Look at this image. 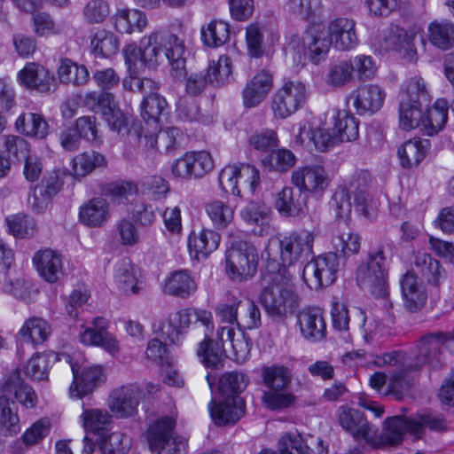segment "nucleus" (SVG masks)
I'll use <instances>...</instances> for the list:
<instances>
[{"instance_id":"obj_1","label":"nucleus","mask_w":454,"mask_h":454,"mask_svg":"<svg viewBox=\"0 0 454 454\" xmlns=\"http://www.w3.org/2000/svg\"><path fill=\"white\" fill-rule=\"evenodd\" d=\"M122 53L130 73H136L138 62L154 67L167 59L175 79L185 74L184 39L172 32L153 31L141 39L139 48L136 44H129Z\"/></svg>"},{"instance_id":"obj_2","label":"nucleus","mask_w":454,"mask_h":454,"mask_svg":"<svg viewBox=\"0 0 454 454\" xmlns=\"http://www.w3.org/2000/svg\"><path fill=\"white\" fill-rule=\"evenodd\" d=\"M266 286L260 295V301L266 313L273 318H283L288 311L294 310L299 302L287 269L279 267L276 272H269Z\"/></svg>"},{"instance_id":"obj_3","label":"nucleus","mask_w":454,"mask_h":454,"mask_svg":"<svg viewBox=\"0 0 454 454\" xmlns=\"http://www.w3.org/2000/svg\"><path fill=\"white\" fill-rule=\"evenodd\" d=\"M429 95L421 78H411L406 84L405 95L399 106V124L404 130L423 123V112L427 109Z\"/></svg>"},{"instance_id":"obj_4","label":"nucleus","mask_w":454,"mask_h":454,"mask_svg":"<svg viewBox=\"0 0 454 454\" xmlns=\"http://www.w3.org/2000/svg\"><path fill=\"white\" fill-rule=\"evenodd\" d=\"M387 259L385 255L384 246H379L369 252V262L365 267L357 271V281L371 289L377 297L387 294Z\"/></svg>"},{"instance_id":"obj_5","label":"nucleus","mask_w":454,"mask_h":454,"mask_svg":"<svg viewBox=\"0 0 454 454\" xmlns=\"http://www.w3.org/2000/svg\"><path fill=\"white\" fill-rule=\"evenodd\" d=\"M257 264V251L252 244L233 242L226 251V271L234 281L241 282L252 278L256 272Z\"/></svg>"},{"instance_id":"obj_6","label":"nucleus","mask_w":454,"mask_h":454,"mask_svg":"<svg viewBox=\"0 0 454 454\" xmlns=\"http://www.w3.org/2000/svg\"><path fill=\"white\" fill-rule=\"evenodd\" d=\"M176 421L170 417H163L147 430L150 448L157 454H183L186 450V440L175 431Z\"/></svg>"},{"instance_id":"obj_7","label":"nucleus","mask_w":454,"mask_h":454,"mask_svg":"<svg viewBox=\"0 0 454 454\" xmlns=\"http://www.w3.org/2000/svg\"><path fill=\"white\" fill-rule=\"evenodd\" d=\"M340 259L336 253H327L309 262L303 268L302 278L311 289L332 285L337 278Z\"/></svg>"},{"instance_id":"obj_8","label":"nucleus","mask_w":454,"mask_h":454,"mask_svg":"<svg viewBox=\"0 0 454 454\" xmlns=\"http://www.w3.org/2000/svg\"><path fill=\"white\" fill-rule=\"evenodd\" d=\"M306 86L299 81H287L275 92L271 109L278 119H286L301 108L306 100Z\"/></svg>"},{"instance_id":"obj_9","label":"nucleus","mask_w":454,"mask_h":454,"mask_svg":"<svg viewBox=\"0 0 454 454\" xmlns=\"http://www.w3.org/2000/svg\"><path fill=\"white\" fill-rule=\"evenodd\" d=\"M338 421L342 429L350 434L356 441L377 444L378 428L368 422L360 410L348 405L339 407Z\"/></svg>"},{"instance_id":"obj_10","label":"nucleus","mask_w":454,"mask_h":454,"mask_svg":"<svg viewBox=\"0 0 454 454\" xmlns=\"http://www.w3.org/2000/svg\"><path fill=\"white\" fill-rule=\"evenodd\" d=\"M144 391L137 384H127L114 388L108 398V407L119 419H126L137 413Z\"/></svg>"},{"instance_id":"obj_11","label":"nucleus","mask_w":454,"mask_h":454,"mask_svg":"<svg viewBox=\"0 0 454 454\" xmlns=\"http://www.w3.org/2000/svg\"><path fill=\"white\" fill-rule=\"evenodd\" d=\"M314 235L307 231L291 233L278 242L283 266L293 265L300 260H307L312 254Z\"/></svg>"},{"instance_id":"obj_12","label":"nucleus","mask_w":454,"mask_h":454,"mask_svg":"<svg viewBox=\"0 0 454 454\" xmlns=\"http://www.w3.org/2000/svg\"><path fill=\"white\" fill-rule=\"evenodd\" d=\"M259 181V170L251 165H228L219 175V184L223 190L233 195H239V184H247L250 191L254 192Z\"/></svg>"},{"instance_id":"obj_13","label":"nucleus","mask_w":454,"mask_h":454,"mask_svg":"<svg viewBox=\"0 0 454 454\" xmlns=\"http://www.w3.org/2000/svg\"><path fill=\"white\" fill-rule=\"evenodd\" d=\"M415 30H406L399 26H391L382 36L380 47L386 51H397L409 62L418 59L414 40Z\"/></svg>"},{"instance_id":"obj_14","label":"nucleus","mask_w":454,"mask_h":454,"mask_svg":"<svg viewBox=\"0 0 454 454\" xmlns=\"http://www.w3.org/2000/svg\"><path fill=\"white\" fill-rule=\"evenodd\" d=\"M292 183L301 192L321 194L328 187L330 178L322 165L311 164L294 170Z\"/></svg>"},{"instance_id":"obj_15","label":"nucleus","mask_w":454,"mask_h":454,"mask_svg":"<svg viewBox=\"0 0 454 454\" xmlns=\"http://www.w3.org/2000/svg\"><path fill=\"white\" fill-rule=\"evenodd\" d=\"M326 35L330 44L338 51H350L358 44L356 22L352 19L339 17L332 20Z\"/></svg>"},{"instance_id":"obj_16","label":"nucleus","mask_w":454,"mask_h":454,"mask_svg":"<svg viewBox=\"0 0 454 454\" xmlns=\"http://www.w3.org/2000/svg\"><path fill=\"white\" fill-rule=\"evenodd\" d=\"M271 209L260 200H249L240 209L241 219L252 226V232L259 237L267 236L271 232L270 216Z\"/></svg>"},{"instance_id":"obj_17","label":"nucleus","mask_w":454,"mask_h":454,"mask_svg":"<svg viewBox=\"0 0 454 454\" xmlns=\"http://www.w3.org/2000/svg\"><path fill=\"white\" fill-rule=\"evenodd\" d=\"M385 90L376 84H366L358 87L348 97L352 100L353 106L359 115L374 114L383 106Z\"/></svg>"},{"instance_id":"obj_18","label":"nucleus","mask_w":454,"mask_h":454,"mask_svg":"<svg viewBox=\"0 0 454 454\" xmlns=\"http://www.w3.org/2000/svg\"><path fill=\"white\" fill-rule=\"evenodd\" d=\"M33 263L39 275L49 283H56L64 276V259L58 251L51 248L37 251L33 256Z\"/></svg>"},{"instance_id":"obj_19","label":"nucleus","mask_w":454,"mask_h":454,"mask_svg":"<svg viewBox=\"0 0 454 454\" xmlns=\"http://www.w3.org/2000/svg\"><path fill=\"white\" fill-rule=\"evenodd\" d=\"M74 381L70 386L69 392L72 397H82L91 393L98 386L106 380L103 368L100 365L84 367L81 374L74 364H71Z\"/></svg>"},{"instance_id":"obj_20","label":"nucleus","mask_w":454,"mask_h":454,"mask_svg":"<svg viewBox=\"0 0 454 454\" xmlns=\"http://www.w3.org/2000/svg\"><path fill=\"white\" fill-rule=\"evenodd\" d=\"M330 46L326 32L317 27H309L301 36L302 53L315 65L325 59Z\"/></svg>"},{"instance_id":"obj_21","label":"nucleus","mask_w":454,"mask_h":454,"mask_svg":"<svg viewBox=\"0 0 454 454\" xmlns=\"http://www.w3.org/2000/svg\"><path fill=\"white\" fill-rule=\"evenodd\" d=\"M19 78L26 87L41 93H49L57 89L54 74L44 67L29 63L19 73Z\"/></svg>"},{"instance_id":"obj_22","label":"nucleus","mask_w":454,"mask_h":454,"mask_svg":"<svg viewBox=\"0 0 454 454\" xmlns=\"http://www.w3.org/2000/svg\"><path fill=\"white\" fill-rule=\"evenodd\" d=\"M273 86L272 74L261 70L249 80L242 90L243 105L246 108L258 106L267 97Z\"/></svg>"},{"instance_id":"obj_23","label":"nucleus","mask_w":454,"mask_h":454,"mask_svg":"<svg viewBox=\"0 0 454 454\" xmlns=\"http://www.w3.org/2000/svg\"><path fill=\"white\" fill-rule=\"evenodd\" d=\"M404 308L410 312L420 310L427 302V294L422 282L413 272H406L400 281Z\"/></svg>"},{"instance_id":"obj_24","label":"nucleus","mask_w":454,"mask_h":454,"mask_svg":"<svg viewBox=\"0 0 454 454\" xmlns=\"http://www.w3.org/2000/svg\"><path fill=\"white\" fill-rule=\"evenodd\" d=\"M107 322L104 317H96L92 326L80 333V340L85 345H95L103 348L111 354L119 351L117 340L106 331Z\"/></svg>"},{"instance_id":"obj_25","label":"nucleus","mask_w":454,"mask_h":454,"mask_svg":"<svg viewBox=\"0 0 454 454\" xmlns=\"http://www.w3.org/2000/svg\"><path fill=\"white\" fill-rule=\"evenodd\" d=\"M301 335L308 340L319 341L325 337L326 325L321 309H303L297 315Z\"/></svg>"},{"instance_id":"obj_26","label":"nucleus","mask_w":454,"mask_h":454,"mask_svg":"<svg viewBox=\"0 0 454 454\" xmlns=\"http://www.w3.org/2000/svg\"><path fill=\"white\" fill-rule=\"evenodd\" d=\"M384 440L389 444H398L406 433L419 438L422 434L421 424L416 419L395 416L385 420Z\"/></svg>"},{"instance_id":"obj_27","label":"nucleus","mask_w":454,"mask_h":454,"mask_svg":"<svg viewBox=\"0 0 454 454\" xmlns=\"http://www.w3.org/2000/svg\"><path fill=\"white\" fill-rule=\"evenodd\" d=\"M62 182L59 176L53 173L44 177L41 184L35 186L29 193L27 201L36 213L43 212L51 200L59 192Z\"/></svg>"},{"instance_id":"obj_28","label":"nucleus","mask_w":454,"mask_h":454,"mask_svg":"<svg viewBox=\"0 0 454 454\" xmlns=\"http://www.w3.org/2000/svg\"><path fill=\"white\" fill-rule=\"evenodd\" d=\"M372 182V177L370 172L359 170L353 175L348 188L354 197L356 208L365 216L369 215V209L375 204L368 192V187Z\"/></svg>"},{"instance_id":"obj_29","label":"nucleus","mask_w":454,"mask_h":454,"mask_svg":"<svg viewBox=\"0 0 454 454\" xmlns=\"http://www.w3.org/2000/svg\"><path fill=\"white\" fill-rule=\"evenodd\" d=\"M220 235L212 230L202 229L192 231L188 238V248L191 256L198 261L206 259L215 251L220 244Z\"/></svg>"},{"instance_id":"obj_30","label":"nucleus","mask_w":454,"mask_h":454,"mask_svg":"<svg viewBox=\"0 0 454 454\" xmlns=\"http://www.w3.org/2000/svg\"><path fill=\"white\" fill-rule=\"evenodd\" d=\"M197 290V284L187 270H174L164 279L162 291L164 294L179 298H188Z\"/></svg>"},{"instance_id":"obj_31","label":"nucleus","mask_w":454,"mask_h":454,"mask_svg":"<svg viewBox=\"0 0 454 454\" xmlns=\"http://www.w3.org/2000/svg\"><path fill=\"white\" fill-rule=\"evenodd\" d=\"M109 218V204L103 198H93L79 208V220L88 227H102L108 222Z\"/></svg>"},{"instance_id":"obj_32","label":"nucleus","mask_w":454,"mask_h":454,"mask_svg":"<svg viewBox=\"0 0 454 454\" xmlns=\"http://www.w3.org/2000/svg\"><path fill=\"white\" fill-rule=\"evenodd\" d=\"M210 416L216 425L237 422L244 413V403L239 396H228L219 403L209 405Z\"/></svg>"},{"instance_id":"obj_33","label":"nucleus","mask_w":454,"mask_h":454,"mask_svg":"<svg viewBox=\"0 0 454 454\" xmlns=\"http://www.w3.org/2000/svg\"><path fill=\"white\" fill-rule=\"evenodd\" d=\"M217 337L223 345L230 342L238 362L242 363L247 359L252 343L250 338L240 328L236 331L234 326H221L217 330Z\"/></svg>"},{"instance_id":"obj_34","label":"nucleus","mask_w":454,"mask_h":454,"mask_svg":"<svg viewBox=\"0 0 454 454\" xmlns=\"http://www.w3.org/2000/svg\"><path fill=\"white\" fill-rule=\"evenodd\" d=\"M145 145L167 154L175 153L181 146L184 134L180 129L170 127L161 129L156 135H145Z\"/></svg>"},{"instance_id":"obj_35","label":"nucleus","mask_w":454,"mask_h":454,"mask_svg":"<svg viewBox=\"0 0 454 454\" xmlns=\"http://www.w3.org/2000/svg\"><path fill=\"white\" fill-rule=\"evenodd\" d=\"M275 207L285 217H298L303 214L306 201L301 191L284 187L277 195Z\"/></svg>"},{"instance_id":"obj_36","label":"nucleus","mask_w":454,"mask_h":454,"mask_svg":"<svg viewBox=\"0 0 454 454\" xmlns=\"http://www.w3.org/2000/svg\"><path fill=\"white\" fill-rule=\"evenodd\" d=\"M51 333L50 324L39 317H31L27 319L18 332L22 340L37 347L44 343Z\"/></svg>"},{"instance_id":"obj_37","label":"nucleus","mask_w":454,"mask_h":454,"mask_svg":"<svg viewBox=\"0 0 454 454\" xmlns=\"http://www.w3.org/2000/svg\"><path fill=\"white\" fill-rule=\"evenodd\" d=\"M414 269L431 286L438 287L445 278L446 272L440 262L427 253L415 254Z\"/></svg>"},{"instance_id":"obj_38","label":"nucleus","mask_w":454,"mask_h":454,"mask_svg":"<svg viewBox=\"0 0 454 454\" xmlns=\"http://www.w3.org/2000/svg\"><path fill=\"white\" fill-rule=\"evenodd\" d=\"M4 392L13 393L15 398L26 408H33L37 397L34 389L21 379L20 371H12L3 386Z\"/></svg>"},{"instance_id":"obj_39","label":"nucleus","mask_w":454,"mask_h":454,"mask_svg":"<svg viewBox=\"0 0 454 454\" xmlns=\"http://www.w3.org/2000/svg\"><path fill=\"white\" fill-rule=\"evenodd\" d=\"M427 39L435 48L442 51L454 46V23L448 20H434L427 27Z\"/></svg>"},{"instance_id":"obj_40","label":"nucleus","mask_w":454,"mask_h":454,"mask_svg":"<svg viewBox=\"0 0 454 454\" xmlns=\"http://www.w3.org/2000/svg\"><path fill=\"white\" fill-rule=\"evenodd\" d=\"M15 126L19 132L35 139H43L49 134V125L39 114H20L16 120Z\"/></svg>"},{"instance_id":"obj_41","label":"nucleus","mask_w":454,"mask_h":454,"mask_svg":"<svg viewBox=\"0 0 454 454\" xmlns=\"http://www.w3.org/2000/svg\"><path fill=\"white\" fill-rule=\"evenodd\" d=\"M450 105L445 98H438L434 106L423 114V129L428 136H434L442 130L447 121Z\"/></svg>"},{"instance_id":"obj_42","label":"nucleus","mask_w":454,"mask_h":454,"mask_svg":"<svg viewBox=\"0 0 454 454\" xmlns=\"http://www.w3.org/2000/svg\"><path fill=\"white\" fill-rule=\"evenodd\" d=\"M429 142L428 140H420L413 138L404 142L398 148L397 154L400 164L404 168H411L418 166L424 159Z\"/></svg>"},{"instance_id":"obj_43","label":"nucleus","mask_w":454,"mask_h":454,"mask_svg":"<svg viewBox=\"0 0 454 454\" xmlns=\"http://www.w3.org/2000/svg\"><path fill=\"white\" fill-rule=\"evenodd\" d=\"M114 25L122 34L142 32L147 25V18L139 10H121L114 17Z\"/></svg>"},{"instance_id":"obj_44","label":"nucleus","mask_w":454,"mask_h":454,"mask_svg":"<svg viewBox=\"0 0 454 454\" xmlns=\"http://www.w3.org/2000/svg\"><path fill=\"white\" fill-rule=\"evenodd\" d=\"M114 281L118 288L125 294L138 293L137 268L129 259H121L115 264Z\"/></svg>"},{"instance_id":"obj_45","label":"nucleus","mask_w":454,"mask_h":454,"mask_svg":"<svg viewBox=\"0 0 454 454\" xmlns=\"http://www.w3.org/2000/svg\"><path fill=\"white\" fill-rule=\"evenodd\" d=\"M60 82L65 84L72 83L75 86H82L89 82L90 73L83 65H78L69 59L60 60L57 70Z\"/></svg>"},{"instance_id":"obj_46","label":"nucleus","mask_w":454,"mask_h":454,"mask_svg":"<svg viewBox=\"0 0 454 454\" xmlns=\"http://www.w3.org/2000/svg\"><path fill=\"white\" fill-rule=\"evenodd\" d=\"M278 451L265 449L258 454H312L313 452L297 431L287 432L279 438Z\"/></svg>"},{"instance_id":"obj_47","label":"nucleus","mask_w":454,"mask_h":454,"mask_svg":"<svg viewBox=\"0 0 454 454\" xmlns=\"http://www.w3.org/2000/svg\"><path fill=\"white\" fill-rule=\"evenodd\" d=\"M16 403L5 395L0 396V433L13 435L20 431Z\"/></svg>"},{"instance_id":"obj_48","label":"nucleus","mask_w":454,"mask_h":454,"mask_svg":"<svg viewBox=\"0 0 454 454\" xmlns=\"http://www.w3.org/2000/svg\"><path fill=\"white\" fill-rule=\"evenodd\" d=\"M334 134L340 142L354 141L358 137V121L347 111H338L334 121Z\"/></svg>"},{"instance_id":"obj_49","label":"nucleus","mask_w":454,"mask_h":454,"mask_svg":"<svg viewBox=\"0 0 454 454\" xmlns=\"http://www.w3.org/2000/svg\"><path fill=\"white\" fill-rule=\"evenodd\" d=\"M92 52L98 58H109L119 51L120 43L117 37L111 32L98 30L90 42Z\"/></svg>"},{"instance_id":"obj_50","label":"nucleus","mask_w":454,"mask_h":454,"mask_svg":"<svg viewBox=\"0 0 454 454\" xmlns=\"http://www.w3.org/2000/svg\"><path fill=\"white\" fill-rule=\"evenodd\" d=\"M158 90H152L151 92H144V99L141 102V116L145 121L157 123L160 115L168 106L166 99L157 92Z\"/></svg>"},{"instance_id":"obj_51","label":"nucleus","mask_w":454,"mask_h":454,"mask_svg":"<svg viewBox=\"0 0 454 454\" xmlns=\"http://www.w3.org/2000/svg\"><path fill=\"white\" fill-rule=\"evenodd\" d=\"M131 444V438L121 431L103 435L98 442L102 454H128Z\"/></svg>"},{"instance_id":"obj_52","label":"nucleus","mask_w":454,"mask_h":454,"mask_svg":"<svg viewBox=\"0 0 454 454\" xmlns=\"http://www.w3.org/2000/svg\"><path fill=\"white\" fill-rule=\"evenodd\" d=\"M197 354L207 367L219 368L223 364V345L214 341L209 337H205L204 340L200 342Z\"/></svg>"},{"instance_id":"obj_53","label":"nucleus","mask_w":454,"mask_h":454,"mask_svg":"<svg viewBox=\"0 0 454 454\" xmlns=\"http://www.w3.org/2000/svg\"><path fill=\"white\" fill-rule=\"evenodd\" d=\"M106 121L111 130L117 132L121 136H129L133 141L138 142L142 139L141 128L138 125L129 127L127 117L124 114L115 109L106 116Z\"/></svg>"},{"instance_id":"obj_54","label":"nucleus","mask_w":454,"mask_h":454,"mask_svg":"<svg viewBox=\"0 0 454 454\" xmlns=\"http://www.w3.org/2000/svg\"><path fill=\"white\" fill-rule=\"evenodd\" d=\"M201 38L207 46H222L230 38V26L223 20H213L201 28Z\"/></svg>"},{"instance_id":"obj_55","label":"nucleus","mask_w":454,"mask_h":454,"mask_svg":"<svg viewBox=\"0 0 454 454\" xmlns=\"http://www.w3.org/2000/svg\"><path fill=\"white\" fill-rule=\"evenodd\" d=\"M106 164L105 156L95 151L84 152L73 159V174L75 176H85L96 168Z\"/></svg>"},{"instance_id":"obj_56","label":"nucleus","mask_w":454,"mask_h":454,"mask_svg":"<svg viewBox=\"0 0 454 454\" xmlns=\"http://www.w3.org/2000/svg\"><path fill=\"white\" fill-rule=\"evenodd\" d=\"M262 381L268 389L282 390L291 384L288 369L282 365L265 366L262 372Z\"/></svg>"},{"instance_id":"obj_57","label":"nucleus","mask_w":454,"mask_h":454,"mask_svg":"<svg viewBox=\"0 0 454 454\" xmlns=\"http://www.w3.org/2000/svg\"><path fill=\"white\" fill-rule=\"evenodd\" d=\"M84 106L93 112H99L105 117L116 108L114 95L107 91L87 92L83 98Z\"/></svg>"},{"instance_id":"obj_58","label":"nucleus","mask_w":454,"mask_h":454,"mask_svg":"<svg viewBox=\"0 0 454 454\" xmlns=\"http://www.w3.org/2000/svg\"><path fill=\"white\" fill-rule=\"evenodd\" d=\"M50 368V354L35 353L24 366V373L32 380H48Z\"/></svg>"},{"instance_id":"obj_59","label":"nucleus","mask_w":454,"mask_h":454,"mask_svg":"<svg viewBox=\"0 0 454 454\" xmlns=\"http://www.w3.org/2000/svg\"><path fill=\"white\" fill-rule=\"evenodd\" d=\"M206 212L213 225L218 229H225L233 221L234 211L224 202L214 200L206 205Z\"/></svg>"},{"instance_id":"obj_60","label":"nucleus","mask_w":454,"mask_h":454,"mask_svg":"<svg viewBox=\"0 0 454 454\" xmlns=\"http://www.w3.org/2000/svg\"><path fill=\"white\" fill-rule=\"evenodd\" d=\"M206 74L209 84L221 86L225 84L231 74V60L227 55H222L218 60L209 63Z\"/></svg>"},{"instance_id":"obj_61","label":"nucleus","mask_w":454,"mask_h":454,"mask_svg":"<svg viewBox=\"0 0 454 454\" xmlns=\"http://www.w3.org/2000/svg\"><path fill=\"white\" fill-rule=\"evenodd\" d=\"M249 379L240 372H229L222 375L219 380V390L228 396H239L247 386Z\"/></svg>"},{"instance_id":"obj_62","label":"nucleus","mask_w":454,"mask_h":454,"mask_svg":"<svg viewBox=\"0 0 454 454\" xmlns=\"http://www.w3.org/2000/svg\"><path fill=\"white\" fill-rule=\"evenodd\" d=\"M9 232L15 237L27 238L33 236L36 231L35 219L27 215L18 214L6 217Z\"/></svg>"},{"instance_id":"obj_63","label":"nucleus","mask_w":454,"mask_h":454,"mask_svg":"<svg viewBox=\"0 0 454 454\" xmlns=\"http://www.w3.org/2000/svg\"><path fill=\"white\" fill-rule=\"evenodd\" d=\"M361 237L356 233H341L332 239L333 253L339 256L348 257L359 252Z\"/></svg>"},{"instance_id":"obj_64","label":"nucleus","mask_w":454,"mask_h":454,"mask_svg":"<svg viewBox=\"0 0 454 454\" xmlns=\"http://www.w3.org/2000/svg\"><path fill=\"white\" fill-rule=\"evenodd\" d=\"M354 67L350 62L341 61L332 65L325 78L326 84L332 87H342L353 79Z\"/></svg>"}]
</instances>
